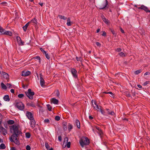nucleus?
I'll return each mask as SVG.
<instances>
[{
    "mask_svg": "<svg viewBox=\"0 0 150 150\" xmlns=\"http://www.w3.org/2000/svg\"><path fill=\"white\" fill-rule=\"evenodd\" d=\"M11 133H14L15 134L20 133L19 131V126L16 125H13L10 127Z\"/></svg>",
    "mask_w": 150,
    "mask_h": 150,
    "instance_id": "nucleus-1",
    "label": "nucleus"
},
{
    "mask_svg": "<svg viewBox=\"0 0 150 150\" xmlns=\"http://www.w3.org/2000/svg\"><path fill=\"white\" fill-rule=\"evenodd\" d=\"M79 142L81 146L83 147L84 145L88 144L89 140L87 138L82 137L80 139Z\"/></svg>",
    "mask_w": 150,
    "mask_h": 150,
    "instance_id": "nucleus-2",
    "label": "nucleus"
},
{
    "mask_svg": "<svg viewBox=\"0 0 150 150\" xmlns=\"http://www.w3.org/2000/svg\"><path fill=\"white\" fill-rule=\"evenodd\" d=\"M108 2L107 0H101L100 4L98 6L100 9H103L108 5Z\"/></svg>",
    "mask_w": 150,
    "mask_h": 150,
    "instance_id": "nucleus-3",
    "label": "nucleus"
},
{
    "mask_svg": "<svg viewBox=\"0 0 150 150\" xmlns=\"http://www.w3.org/2000/svg\"><path fill=\"white\" fill-rule=\"evenodd\" d=\"M16 106L19 110H22L24 108V104L21 102H17L16 103Z\"/></svg>",
    "mask_w": 150,
    "mask_h": 150,
    "instance_id": "nucleus-4",
    "label": "nucleus"
},
{
    "mask_svg": "<svg viewBox=\"0 0 150 150\" xmlns=\"http://www.w3.org/2000/svg\"><path fill=\"white\" fill-rule=\"evenodd\" d=\"M31 91V90L30 89H29L27 92H25V93L29 99H32L33 98V96L34 95V93L33 92H32Z\"/></svg>",
    "mask_w": 150,
    "mask_h": 150,
    "instance_id": "nucleus-5",
    "label": "nucleus"
},
{
    "mask_svg": "<svg viewBox=\"0 0 150 150\" xmlns=\"http://www.w3.org/2000/svg\"><path fill=\"white\" fill-rule=\"evenodd\" d=\"M135 6L137 7L138 9L144 10L146 12H150V11L148 10L147 7L144 5H142L139 7H137V6Z\"/></svg>",
    "mask_w": 150,
    "mask_h": 150,
    "instance_id": "nucleus-6",
    "label": "nucleus"
},
{
    "mask_svg": "<svg viewBox=\"0 0 150 150\" xmlns=\"http://www.w3.org/2000/svg\"><path fill=\"white\" fill-rule=\"evenodd\" d=\"M26 115L30 120H33L34 119L33 115L30 112L27 111L26 113Z\"/></svg>",
    "mask_w": 150,
    "mask_h": 150,
    "instance_id": "nucleus-7",
    "label": "nucleus"
},
{
    "mask_svg": "<svg viewBox=\"0 0 150 150\" xmlns=\"http://www.w3.org/2000/svg\"><path fill=\"white\" fill-rule=\"evenodd\" d=\"M71 73L73 76L75 78H76L77 76V72L74 69H72L71 70Z\"/></svg>",
    "mask_w": 150,
    "mask_h": 150,
    "instance_id": "nucleus-8",
    "label": "nucleus"
},
{
    "mask_svg": "<svg viewBox=\"0 0 150 150\" xmlns=\"http://www.w3.org/2000/svg\"><path fill=\"white\" fill-rule=\"evenodd\" d=\"M30 73V72L28 71H23L22 73V76H26L29 75Z\"/></svg>",
    "mask_w": 150,
    "mask_h": 150,
    "instance_id": "nucleus-9",
    "label": "nucleus"
},
{
    "mask_svg": "<svg viewBox=\"0 0 150 150\" xmlns=\"http://www.w3.org/2000/svg\"><path fill=\"white\" fill-rule=\"evenodd\" d=\"M17 41L20 45H23V43L20 37L17 36H16Z\"/></svg>",
    "mask_w": 150,
    "mask_h": 150,
    "instance_id": "nucleus-10",
    "label": "nucleus"
},
{
    "mask_svg": "<svg viewBox=\"0 0 150 150\" xmlns=\"http://www.w3.org/2000/svg\"><path fill=\"white\" fill-rule=\"evenodd\" d=\"M17 134H13L9 138L10 141L11 142H12L14 140L17 139Z\"/></svg>",
    "mask_w": 150,
    "mask_h": 150,
    "instance_id": "nucleus-11",
    "label": "nucleus"
},
{
    "mask_svg": "<svg viewBox=\"0 0 150 150\" xmlns=\"http://www.w3.org/2000/svg\"><path fill=\"white\" fill-rule=\"evenodd\" d=\"M40 85L42 87H43L45 85V81L42 78V76H41L40 75Z\"/></svg>",
    "mask_w": 150,
    "mask_h": 150,
    "instance_id": "nucleus-12",
    "label": "nucleus"
},
{
    "mask_svg": "<svg viewBox=\"0 0 150 150\" xmlns=\"http://www.w3.org/2000/svg\"><path fill=\"white\" fill-rule=\"evenodd\" d=\"M102 18L103 21L107 25H109L110 23V22L108 20L106 19L104 16H101Z\"/></svg>",
    "mask_w": 150,
    "mask_h": 150,
    "instance_id": "nucleus-13",
    "label": "nucleus"
},
{
    "mask_svg": "<svg viewBox=\"0 0 150 150\" xmlns=\"http://www.w3.org/2000/svg\"><path fill=\"white\" fill-rule=\"evenodd\" d=\"M95 128L97 129V132L98 133L99 135L101 136L103 134V132L100 128L98 127H96Z\"/></svg>",
    "mask_w": 150,
    "mask_h": 150,
    "instance_id": "nucleus-14",
    "label": "nucleus"
},
{
    "mask_svg": "<svg viewBox=\"0 0 150 150\" xmlns=\"http://www.w3.org/2000/svg\"><path fill=\"white\" fill-rule=\"evenodd\" d=\"M30 121V125L31 127H34L35 126V122L34 119L33 120H31Z\"/></svg>",
    "mask_w": 150,
    "mask_h": 150,
    "instance_id": "nucleus-15",
    "label": "nucleus"
},
{
    "mask_svg": "<svg viewBox=\"0 0 150 150\" xmlns=\"http://www.w3.org/2000/svg\"><path fill=\"white\" fill-rule=\"evenodd\" d=\"M0 129L1 130V131L3 133V134L4 135H6V134L7 133L6 130L2 126L0 127Z\"/></svg>",
    "mask_w": 150,
    "mask_h": 150,
    "instance_id": "nucleus-16",
    "label": "nucleus"
},
{
    "mask_svg": "<svg viewBox=\"0 0 150 150\" xmlns=\"http://www.w3.org/2000/svg\"><path fill=\"white\" fill-rule=\"evenodd\" d=\"M51 101L54 104H57L58 103V100L54 98H52L51 100Z\"/></svg>",
    "mask_w": 150,
    "mask_h": 150,
    "instance_id": "nucleus-17",
    "label": "nucleus"
},
{
    "mask_svg": "<svg viewBox=\"0 0 150 150\" xmlns=\"http://www.w3.org/2000/svg\"><path fill=\"white\" fill-rule=\"evenodd\" d=\"M72 23L73 22L71 21L70 18H67V25L68 26H71Z\"/></svg>",
    "mask_w": 150,
    "mask_h": 150,
    "instance_id": "nucleus-18",
    "label": "nucleus"
},
{
    "mask_svg": "<svg viewBox=\"0 0 150 150\" xmlns=\"http://www.w3.org/2000/svg\"><path fill=\"white\" fill-rule=\"evenodd\" d=\"M4 34L11 36L12 35V33L11 31L5 30Z\"/></svg>",
    "mask_w": 150,
    "mask_h": 150,
    "instance_id": "nucleus-19",
    "label": "nucleus"
},
{
    "mask_svg": "<svg viewBox=\"0 0 150 150\" xmlns=\"http://www.w3.org/2000/svg\"><path fill=\"white\" fill-rule=\"evenodd\" d=\"M75 124L76 125L77 127L78 128H80V122L78 120H76L75 122Z\"/></svg>",
    "mask_w": 150,
    "mask_h": 150,
    "instance_id": "nucleus-20",
    "label": "nucleus"
},
{
    "mask_svg": "<svg viewBox=\"0 0 150 150\" xmlns=\"http://www.w3.org/2000/svg\"><path fill=\"white\" fill-rule=\"evenodd\" d=\"M4 99L5 101H9L10 100V98H9L8 96V95H5L4 97Z\"/></svg>",
    "mask_w": 150,
    "mask_h": 150,
    "instance_id": "nucleus-21",
    "label": "nucleus"
},
{
    "mask_svg": "<svg viewBox=\"0 0 150 150\" xmlns=\"http://www.w3.org/2000/svg\"><path fill=\"white\" fill-rule=\"evenodd\" d=\"M3 74L4 78H5L6 79L8 78L9 76L8 74L4 72L3 73Z\"/></svg>",
    "mask_w": 150,
    "mask_h": 150,
    "instance_id": "nucleus-22",
    "label": "nucleus"
},
{
    "mask_svg": "<svg viewBox=\"0 0 150 150\" xmlns=\"http://www.w3.org/2000/svg\"><path fill=\"white\" fill-rule=\"evenodd\" d=\"M6 147L5 145L2 143L0 145V149H5Z\"/></svg>",
    "mask_w": 150,
    "mask_h": 150,
    "instance_id": "nucleus-23",
    "label": "nucleus"
},
{
    "mask_svg": "<svg viewBox=\"0 0 150 150\" xmlns=\"http://www.w3.org/2000/svg\"><path fill=\"white\" fill-rule=\"evenodd\" d=\"M28 105L30 106L33 107H35V103L33 102H31L28 104Z\"/></svg>",
    "mask_w": 150,
    "mask_h": 150,
    "instance_id": "nucleus-24",
    "label": "nucleus"
},
{
    "mask_svg": "<svg viewBox=\"0 0 150 150\" xmlns=\"http://www.w3.org/2000/svg\"><path fill=\"white\" fill-rule=\"evenodd\" d=\"M1 85L2 88L4 89H6V86L2 82L1 83Z\"/></svg>",
    "mask_w": 150,
    "mask_h": 150,
    "instance_id": "nucleus-25",
    "label": "nucleus"
},
{
    "mask_svg": "<svg viewBox=\"0 0 150 150\" xmlns=\"http://www.w3.org/2000/svg\"><path fill=\"white\" fill-rule=\"evenodd\" d=\"M118 54L120 56L122 57H125L126 56V54L122 52H119Z\"/></svg>",
    "mask_w": 150,
    "mask_h": 150,
    "instance_id": "nucleus-26",
    "label": "nucleus"
},
{
    "mask_svg": "<svg viewBox=\"0 0 150 150\" xmlns=\"http://www.w3.org/2000/svg\"><path fill=\"white\" fill-rule=\"evenodd\" d=\"M58 17L59 18L62 19L63 20H66L67 18L66 17L64 16H63L62 15H59Z\"/></svg>",
    "mask_w": 150,
    "mask_h": 150,
    "instance_id": "nucleus-27",
    "label": "nucleus"
},
{
    "mask_svg": "<svg viewBox=\"0 0 150 150\" xmlns=\"http://www.w3.org/2000/svg\"><path fill=\"white\" fill-rule=\"evenodd\" d=\"M12 142H14L16 144H17L18 145H19L20 144L18 140V139H17L15 140H14L13 141H12Z\"/></svg>",
    "mask_w": 150,
    "mask_h": 150,
    "instance_id": "nucleus-28",
    "label": "nucleus"
},
{
    "mask_svg": "<svg viewBox=\"0 0 150 150\" xmlns=\"http://www.w3.org/2000/svg\"><path fill=\"white\" fill-rule=\"evenodd\" d=\"M7 123L8 124L12 125L14 123V121L13 120H10L8 121Z\"/></svg>",
    "mask_w": 150,
    "mask_h": 150,
    "instance_id": "nucleus-29",
    "label": "nucleus"
},
{
    "mask_svg": "<svg viewBox=\"0 0 150 150\" xmlns=\"http://www.w3.org/2000/svg\"><path fill=\"white\" fill-rule=\"evenodd\" d=\"M30 22V23H33L35 24H36L37 23V20L35 18L33 19Z\"/></svg>",
    "mask_w": 150,
    "mask_h": 150,
    "instance_id": "nucleus-30",
    "label": "nucleus"
},
{
    "mask_svg": "<svg viewBox=\"0 0 150 150\" xmlns=\"http://www.w3.org/2000/svg\"><path fill=\"white\" fill-rule=\"evenodd\" d=\"M33 58L35 59H37L38 60H39V62L40 63L41 59H40V57H39V56H36V57H33Z\"/></svg>",
    "mask_w": 150,
    "mask_h": 150,
    "instance_id": "nucleus-31",
    "label": "nucleus"
},
{
    "mask_svg": "<svg viewBox=\"0 0 150 150\" xmlns=\"http://www.w3.org/2000/svg\"><path fill=\"white\" fill-rule=\"evenodd\" d=\"M47 106L49 111H51L52 110V108L51 107V106H50V105H47Z\"/></svg>",
    "mask_w": 150,
    "mask_h": 150,
    "instance_id": "nucleus-32",
    "label": "nucleus"
},
{
    "mask_svg": "<svg viewBox=\"0 0 150 150\" xmlns=\"http://www.w3.org/2000/svg\"><path fill=\"white\" fill-rule=\"evenodd\" d=\"M5 30L4 29H0V33L2 34H4Z\"/></svg>",
    "mask_w": 150,
    "mask_h": 150,
    "instance_id": "nucleus-33",
    "label": "nucleus"
},
{
    "mask_svg": "<svg viewBox=\"0 0 150 150\" xmlns=\"http://www.w3.org/2000/svg\"><path fill=\"white\" fill-rule=\"evenodd\" d=\"M25 136L27 138H29L30 137V134L29 133L27 132L26 133Z\"/></svg>",
    "mask_w": 150,
    "mask_h": 150,
    "instance_id": "nucleus-34",
    "label": "nucleus"
},
{
    "mask_svg": "<svg viewBox=\"0 0 150 150\" xmlns=\"http://www.w3.org/2000/svg\"><path fill=\"white\" fill-rule=\"evenodd\" d=\"M68 129L70 131L72 128V125L70 124H69L68 125Z\"/></svg>",
    "mask_w": 150,
    "mask_h": 150,
    "instance_id": "nucleus-35",
    "label": "nucleus"
},
{
    "mask_svg": "<svg viewBox=\"0 0 150 150\" xmlns=\"http://www.w3.org/2000/svg\"><path fill=\"white\" fill-rule=\"evenodd\" d=\"M24 96V95L23 94H19L18 95V97L19 98H22Z\"/></svg>",
    "mask_w": 150,
    "mask_h": 150,
    "instance_id": "nucleus-36",
    "label": "nucleus"
},
{
    "mask_svg": "<svg viewBox=\"0 0 150 150\" xmlns=\"http://www.w3.org/2000/svg\"><path fill=\"white\" fill-rule=\"evenodd\" d=\"M141 71H142L140 69H139V70H138L137 71H135V74H138L140 73H141Z\"/></svg>",
    "mask_w": 150,
    "mask_h": 150,
    "instance_id": "nucleus-37",
    "label": "nucleus"
},
{
    "mask_svg": "<svg viewBox=\"0 0 150 150\" xmlns=\"http://www.w3.org/2000/svg\"><path fill=\"white\" fill-rule=\"evenodd\" d=\"M29 23H30V22H29L28 23H27L25 25H24V26H23V27H22V28H27L28 27V26L29 24Z\"/></svg>",
    "mask_w": 150,
    "mask_h": 150,
    "instance_id": "nucleus-38",
    "label": "nucleus"
},
{
    "mask_svg": "<svg viewBox=\"0 0 150 150\" xmlns=\"http://www.w3.org/2000/svg\"><path fill=\"white\" fill-rule=\"evenodd\" d=\"M45 146L47 149H49V148H50V146L47 143H45Z\"/></svg>",
    "mask_w": 150,
    "mask_h": 150,
    "instance_id": "nucleus-39",
    "label": "nucleus"
},
{
    "mask_svg": "<svg viewBox=\"0 0 150 150\" xmlns=\"http://www.w3.org/2000/svg\"><path fill=\"white\" fill-rule=\"evenodd\" d=\"M94 104L96 106V109L98 111H99V110L101 108H99L98 105L96 104V103L94 102Z\"/></svg>",
    "mask_w": 150,
    "mask_h": 150,
    "instance_id": "nucleus-40",
    "label": "nucleus"
},
{
    "mask_svg": "<svg viewBox=\"0 0 150 150\" xmlns=\"http://www.w3.org/2000/svg\"><path fill=\"white\" fill-rule=\"evenodd\" d=\"M106 93L107 94H110V96L111 97H113V94L111 92H108L107 93Z\"/></svg>",
    "mask_w": 150,
    "mask_h": 150,
    "instance_id": "nucleus-41",
    "label": "nucleus"
},
{
    "mask_svg": "<svg viewBox=\"0 0 150 150\" xmlns=\"http://www.w3.org/2000/svg\"><path fill=\"white\" fill-rule=\"evenodd\" d=\"M60 117L58 116H56L55 117V120L57 121H59L60 120Z\"/></svg>",
    "mask_w": 150,
    "mask_h": 150,
    "instance_id": "nucleus-42",
    "label": "nucleus"
},
{
    "mask_svg": "<svg viewBox=\"0 0 150 150\" xmlns=\"http://www.w3.org/2000/svg\"><path fill=\"white\" fill-rule=\"evenodd\" d=\"M45 54L46 58L47 59H49L50 58V57L48 54L47 52H46V54Z\"/></svg>",
    "mask_w": 150,
    "mask_h": 150,
    "instance_id": "nucleus-43",
    "label": "nucleus"
},
{
    "mask_svg": "<svg viewBox=\"0 0 150 150\" xmlns=\"http://www.w3.org/2000/svg\"><path fill=\"white\" fill-rule=\"evenodd\" d=\"M67 148H69L70 146L71 143L70 142H67Z\"/></svg>",
    "mask_w": 150,
    "mask_h": 150,
    "instance_id": "nucleus-44",
    "label": "nucleus"
},
{
    "mask_svg": "<svg viewBox=\"0 0 150 150\" xmlns=\"http://www.w3.org/2000/svg\"><path fill=\"white\" fill-rule=\"evenodd\" d=\"M68 141V138L67 137H66L64 138V143H65L66 142L67 143Z\"/></svg>",
    "mask_w": 150,
    "mask_h": 150,
    "instance_id": "nucleus-45",
    "label": "nucleus"
},
{
    "mask_svg": "<svg viewBox=\"0 0 150 150\" xmlns=\"http://www.w3.org/2000/svg\"><path fill=\"white\" fill-rule=\"evenodd\" d=\"M26 149L27 150H30V146L29 145H27L26 146Z\"/></svg>",
    "mask_w": 150,
    "mask_h": 150,
    "instance_id": "nucleus-46",
    "label": "nucleus"
},
{
    "mask_svg": "<svg viewBox=\"0 0 150 150\" xmlns=\"http://www.w3.org/2000/svg\"><path fill=\"white\" fill-rule=\"evenodd\" d=\"M116 51L117 52H120L121 51L122 49L120 48H117L116 50Z\"/></svg>",
    "mask_w": 150,
    "mask_h": 150,
    "instance_id": "nucleus-47",
    "label": "nucleus"
},
{
    "mask_svg": "<svg viewBox=\"0 0 150 150\" xmlns=\"http://www.w3.org/2000/svg\"><path fill=\"white\" fill-rule=\"evenodd\" d=\"M44 121L45 123H49L50 122V120L48 119H45Z\"/></svg>",
    "mask_w": 150,
    "mask_h": 150,
    "instance_id": "nucleus-48",
    "label": "nucleus"
},
{
    "mask_svg": "<svg viewBox=\"0 0 150 150\" xmlns=\"http://www.w3.org/2000/svg\"><path fill=\"white\" fill-rule=\"evenodd\" d=\"M40 49L41 51L44 54H46V52L42 48H41Z\"/></svg>",
    "mask_w": 150,
    "mask_h": 150,
    "instance_id": "nucleus-49",
    "label": "nucleus"
},
{
    "mask_svg": "<svg viewBox=\"0 0 150 150\" xmlns=\"http://www.w3.org/2000/svg\"><path fill=\"white\" fill-rule=\"evenodd\" d=\"M6 86H7V87L9 88H11V85L10 84L7 83L6 84Z\"/></svg>",
    "mask_w": 150,
    "mask_h": 150,
    "instance_id": "nucleus-50",
    "label": "nucleus"
},
{
    "mask_svg": "<svg viewBox=\"0 0 150 150\" xmlns=\"http://www.w3.org/2000/svg\"><path fill=\"white\" fill-rule=\"evenodd\" d=\"M56 94L57 95V97H58L59 95V91L58 90H57L56 91Z\"/></svg>",
    "mask_w": 150,
    "mask_h": 150,
    "instance_id": "nucleus-51",
    "label": "nucleus"
},
{
    "mask_svg": "<svg viewBox=\"0 0 150 150\" xmlns=\"http://www.w3.org/2000/svg\"><path fill=\"white\" fill-rule=\"evenodd\" d=\"M149 83V81H146L144 83H143V85L144 86H146V85H147V84H148V83Z\"/></svg>",
    "mask_w": 150,
    "mask_h": 150,
    "instance_id": "nucleus-52",
    "label": "nucleus"
},
{
    "mask_svg": "<svg viewBox=\"0 0 150 150\" xmlns=\"http://www.w3.org/2000/svg\"><path fill=\"white\" fill-rule=\"evenodd\" d=\"M96 44L98 46L100 47V44L99 42H96Z\"/></svg>",
    "mask_w": 150,
    "mask_h": 150,
    "instance_id": "nucleus-53",
    "label": "nucleus"
},
{
    "mask_svg": "<svg viewBox=\"0 0 150 150\" xmlns=\"http://www.w3.org/2000/svg\"><path fill=\"white\" fill-rule=\"evenodd\" d=\"M126 96L127 97H131V95L129 93H127L126 94Z\"/></svg>",
    "mask_w": 150,
    "mask_h": 150,
    "instance_id": "nucleus-54",
    "label": "nucleus"
},
{
    "mask_svg": "<svg viewBox=\"0 0 150 150\" xmlns=\"http://www.w3.org/2000/svg\"><path fill=\"white\" fill-rule=\"evenodd\" d=\"M58 140L59 141H61L62 140V137L61 136H59L58 137Z\"/></svg>",
    "mask_w": 150,
    "mask_h": 150,
    "instance_id": "nucleus-55",
    "label": "nucleus"
},
{
    "mask_svg": "<svg viewBox=\"0 0 150 150\" xmlns=\"http://www.w3.org/2000/svg\"><path fill=\"white\" fill-rule=\"evenodd\" d=\"M132 96H134L136 95V93L135 92H132Z\"/></svg>",
    "mask_w": 150,
    "mask_h": 150,
    "instance_id": "nucleus-56",
    "label": "nucleus"
},
{
    "mask_svg": "<svg viewBox=\"0 0 150 150\" xmlns=\"http://www.w3.org/2000/svg\"><path fill=\"white\" fill-rule=\"evenodd\" d=\"M99 111H100L101 112V113H102V114H104L103 111L101 109H100V110H99Z\"/></svg>",
    "mask_w": 150,
    "mask_h": 150,
    "instance_id": "nucleus-57",
    "label": "nucleus"
},
{
    "mask_svg": "<svg viewBox=\"0 0 150 150\" xmlns=\"http://www.w3.org/2000/svg\"><path fill=\"white\" fill-rule=\"evenodd\" d=\"M6 2H2L1 3V4H2L3 5H4L5 4H6Z\"/></svg>",
    "mask_w": 150,
    "mask_h": 150,
    "instance_id": "nucleus-58",
    "label": "nucleus"
},
{
    "mask_svg": "<svg viewBox=\"0 0 150 150\" xmlns=\"http://www.w3.org/2000/svg\"><path fill=\"white\" fill-rule=\"evenodd\" d=\"M11 92L12 93H14V91L13 89H12L10 90Z\"/></svg>",
    "mask_w": 150,
    "mask_h": 150,
    "instance_id": "nucleus-59",
    "label": "nucleus"
},
{
    "mask_svg": "<svg viewBox=\"0 0 150 150\" xmlns=\"http://www.w3.org/2000/svg\"><path fill=\"white\" fill-rule=\"evenodd\" d=\"M106 33L105 31H103V34H102V35L103 36H105L106 35Z\"/></svg>",
    "mask_w": 150,
    "mask_h": 150,
    "instance_id": "nucleus-60",
    "label": "nucleus"
},
{
    "mask_svg": "<svg viewBox=\"0 0 150 150\" xmlns=\"http://www.w3.org/2000/svg\"><path fill=\"white\" fill-rule=\"evenodd\" d=\"M11 150H16V148L14 147H13L11 149Z\"/></svg>",
    "mask_w": 150,
    "mask_h": 150,
    "instance_id": "nucleus-61",
    "label": "nucleus"
},
{
    "mask_svg": "<svg viewBox=\"0 0 150 150\" xmlns=\"http://www.w3.org/2000/svg\"><path fill=\"white\" fill-rule=\"evenodd\" d=\"M109 114L112 115H113L114 114V112L112 111L110 113H109Z\"/></svg>",
    "mask_w": 150,
    "mask_h": 150,
    "instance_id": "nucleus-62",
    "label": "nucleus"
},
{
    "mask_svg": "<svg viewBox=\"0 0 150 150\" xmlns=\"http://www.w3.org/2000/svg\"><path fill=\"white\" fill-rule=\"evenodd\" d=\"M89 119L91 120H92V119H93V117H92L91 116H89Z\"/></svg>",
    "mask_w": 150,
    "mask_h": 150,
    "instance_id": "nucleus-63",
    "label": "nucleus"
},
{
    "mask_svg": "<svg viewBox=\"0 0 150 150\" xmlns=\"http://www.w3.org/2000/svg\"><path fill=\"white\" fill-rule=\"evenodd\" d=\"M120 31L122 33H124V30L122 29H120Z\"/></svg>",
    "mask_w": 150,
    "mask_h": 150,
    "instance_id": "nucleus-64",
    "label": "nucleus"
}]
</instances>
